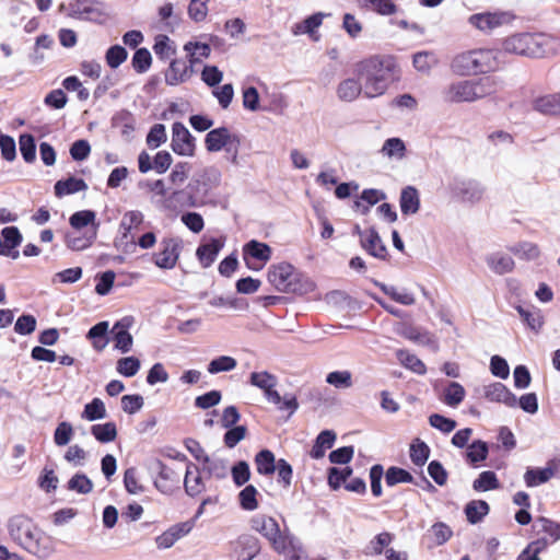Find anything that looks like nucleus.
<instances>
[{
	"label": "nucleus",
	"instance_id": "nucleus-13",
	"mask_svg": "<svg viewBox=\"0 0 560 560\" xmlns=\"http://www.w3.org/2000/svg\"><path fill=\"white\" fill-rule=\"evenodd\" d=\"M172 149L175 153L191 156L195 152V139L182 122H174L172 127Z\"/></svg>",
	"mask_w": 560,
	"mask_h": 560
},
{
	"label": "nucleus",
	"instance_id": "nucleus-21",
	"mask_svg": "<svg viewBox=\"0 0 560 560\" xmlns=\"http://www.w3.org/2000/svg\"><path fill=\"white\" fill-rule=\"evenodd\" d=\"M445 98L454 103L475 102L471 79L452 83L445 92Z\"/></svg>",
	"mask_w": 560,
	"mask_h": 560
},
{
	"label": "nucleus",
	"instance_id": "nucleus-25",
	"mask_svg": "<svg viewBox=\"0 0 560 560\" xmlns=\"http://www.w3.org/2000/svg\"><path fill=\"white\" fill-rule=\"evenodd\" d=\"M362 89V83L358 77L347 78L338 84L336 92L340 101L353 102L363 93Z\"/></svg>",
	"mask_w": 560,
	"mask_h": 560
},
{
	"label": "nucleus",
	"instance_id": "nucleus-3",
	"mask_svg": "<svg viewBox=\"0 0 560 560\" xmlns=\"http://www.w3.org/2000/svg\"><path fill=\"white\" fill-rule=\"evenodd\" d=\"M501 51L533 58H545L560 51V40L547 34L518 33L502 42Z\"/></svg>",
	"mask_w": 560,
	"mask_h": 560
},
{
	"label": "nucleus",
	"instance_id": "nucleus-1",
	"mask_svg": "<svg viewBox=\"0 0 560 560\" xmlns=\"http://www.w3.org/2000/svg\"><path fill=\"white\" fill-rule=\"evenodd\" d=\"M5 526L10 539L30 555L39 560H47L55 555V538L27 515H13Z\"/></svg>",
	"mask_w": 560,
	"mask_h": 560
},
{
	"label": "nucleus",
	"instance_id": "nucleus-23",
	"mask_svg": "<svg viewBox=\"0 0 560 560\" xmlns=\"http://www.w3.org/2000/svg\"><path fill=\"white\" fill-rule=\"evenodd\" d=\"M234 136L235 133H231L225 127L212 129L206 136V148L209 152H218L224 149L229 142L233 141Z\"/></svg>",
	"mask_w": 560,
	"mask_h": 560
},
{
	"label": "nucleus",
	"instance_id": "nucleus-57",
	"mask_svg": "<svg viewBox=\"0 0 560 560\" xmlns=\"http://www.w3.org/2000/svg\"><path fill=\"white\" fill-rule=\"evenodd\" d=\"M128 57L127 50L120 45L109 47L105 55V60L112 69L118 68Z\"/></svg>",
	"mask_w": 560,
	"mask_h": 560
},
{
	"label": "nucleus",
	"instance_id": "nucleus-62",
	"mask_svg": "<svg viewBox=\"0 0 560 560\" xmlns=\"http://www.w3.org/2000/svg\"><path fill=\"white\" fill-rule=\"evenodd\" d=\"M113 126L121 128L124 135H129L135 130V119L130 112L121 110L113 117Z\"/></svg>",
	"mask_w": 560,
	"mask_h": 560
},
{
	"label": "nucleus",
	"instance_id": "nucleus-6",
	"mask_svg": "<svg viewBox=\"0 0 560 560\" xmlns=\"http://www.w3.org/2000/svg\"><path fill=\"white\" fill-rule=\"evenodd\" d=\"M69 16L81 21L105 23L108 19L107 7L98 0H74L68 5Z\"/></svg>",
	"mask_w": 560,
	"mask_h": 560
},
{
	"label": "nucleus",
	"instance_id": "nucleus-19",
	"mask_svg": "<svg viewBox=\"0 0 560 560\" xmlns=\"http://www.w3.org/2000/svg\"><path fill=\"white\" fill-rule=\"evenodd\" d=\"M329 14L323 12L314 13L307 16L302 22L295 23L292 26L291 32L295 36L307 34L313 40L317 42L319 39L317 28L323 24L324 19Z\"/></svg>",
	"mask_w": 560,
	"mask_h": 560
},
{
	"label": "nucleus",
	"instance_id": "nucleus-53",
	"mask_svg": "<svg viewBox=\"0 0 560 560\" xmlns=\"http://www.w3.org/2000/svg\"><path fill=\"white\" fill-rule=\"evenodd\" d=\"M436 63L438 59L433 52L420 51L413 56V66L420 72L428 73Z\"/></svg>",
	"mask_w": 560,
	"mask_h": 560
},
{
	"label": "nucleus",
	"instance_id": "nucleus-33",
	"mask_svg": "<svg viewBox=\"0 0 560 560\" xmlns=\"http://www.w3.org/2000/svg\"><path fill=\"white\" fill-rule=\"evenodd\" d=\"M516 311L522 317L523 322L533 330L539 331L544 325V316L541 311L537 307L516 306Z\"/></svg>",
	"mask_w": 560,
	"mask_h": 560
},
{
	"label": "nucleus",
	"instance_id": "nucleus-29",
	"mask_svg": "<svg viewBox=\"0 0 560 560\" xmlns=\"http://www.w3.org/2000/svg\"><path fill=\"white\" fill-rule=\"evenodd\" d=\"M259 552V542L255 537L244 536L236 542V560H253Z\"/></svg>",
	"mask_w": 560,
	"mask_h": 560
},
{
	"label": "nucleus",
	"instance_id": "nucleus-10",
	"mask_svg": "<svg viewBox=\"0 0 560 560\" xmlns=\"http://www.w3.org/2000/svg\"><path fill=\"white\" fill-rule=\"evenodd\" d=\"M160 252L154 254V264L162 269H173L179 258L182 241L176 237H165L160 243Z\"/></svg>",
	"mask_w": 560,
	"mask_h": 560
},
{
	"label": "nucleus",
	"instance_id": "nucleus-18",
	"mask_svg": "<svg viewBox=\"0 0 560 560\" xmlns=\"http://www.w3.org/2000/svg\"><path fill=\"white\" fill-rule=\"evenodd\" d=\"M361 245L373 257L386 259L387 248L375 229L371 228L361 234Z\"/></svg>",
	"mask_w": 560,
	"mask_h": 560
},
{
	"label": "nucleus",
	"instance_id": "nucleus-2",
	"mask_svg": "<svg viewBox=\"0 0 560 560\" xmlns=\"http://www.w3.org/2000/svg\"><path fill=\"white\" fill-rule=\"evenodd\" d=\"M395 62L390 57L374 56L355 65L354 73L363 86V95L374 98L383 95L393 80Z\"/></svg>",
	"mask_w": 560,
	"mask_h": 560
},
{
	"label": "nucleus",
	"instance_id": "nucleus-22",
	"mask_svg": "<svg viewBox=\"0 0 560 560\" xmlns=\"http://www.w3.org/2000/svg\"><path fill=\"white\" fill-rule=\"evenodd\" d=\"M224 242L219 238H211L208 243L201 244L196 250V256L203 268L210 267L217 259Z\"/></svg>",
	"mask_w": 560,
	"mask_h": 560
},
{
	"label": "nucleus",
	"instance_id": "nucleus-55",
	"mask_svg": "<svg viewBox=\"0 0 560 560\" xmlns=\"http://www.w3.org/2000/svg\"><path fill=\"white\" fill-rule=\"evenodd\" d=\"M430 455L429 446L419 439L410 446V458L417 466H423Z\"/></svg>",
	"mask_w": 560,
	"mask_h": 560
},
{
	"label": "nucleus",
	"instance_id": "nucleus-11",
	"mask_svg": "<svg viewBox=\"0 0 560 560\" xmlns=\"http://www.w3.org/2000/svg\"><path fill=\"white\" fill-rule=\"evenodd\" d=\"M454 197L463 202L475 203L481 200L483 196V187L474 179H454L450 185Z\"/></svg>",
	"mask_w": 560,
	"mask_h": 560
},
{
	"label": "nucleus",
	"instance_id": "nucleus-54",
	"mask_svg": "<svg viewBox=\"0 0 560 560\" xmlns=\"http://www.w3.org/2000/svg\"><path fill=\"white\" fill-rule=\"evenodd\" d=\"M361 200L366 202V206H363L360 201H355V207L362 209V213L366 214L370 210L371 206H374L380 200L386 198L385 194L377 189H364L361 194Z\"/></svg>",
	"mask_w": 560,
	"mask_h": 560
},
{
	"label": "nucleus",
	"instance_id": "nucleus-27",
	"mask_svg": "<svg viewBox=\"0 0 560 560\" xmlns=\"http://www.w3.org/2000/svg\"><path fill=\"white\" fill-rule=\"evenodd\" d=\"M533 106L535 110L542 115H560V92L537 97Z\"/></svg>",
	"mask_w": 560,
	"mask_h": 560
},
{
	"label": "nucleus",
	"instance_id": "nucleus-36",
	"mask_svg": "<svg viewBox=\"0 0 560 560\" xmlns=\"http://www.w3.org/2000/svg\"><path fill=\"white\" fill-rule=\"evenodd\" d=\"M189 77L188 66L183 60H173L165 73V81L168 85H176Z\"/></svg>",
	"mask_w": 560,
	"mask_h": 560
},
{
	"label": "nucleus",
	"instance_id": "nucleus-44",
	"mask_svg": "<svg viewBox=\"0 0 560 560\" xmlns=\"http://www.w3.org/2000/svg\"><path fill=\"white\" fill-rule=\"evenodd\" d=\"M397 359L399 362L407 369L411 370L412 372L417 374H424L427 369L424 363L417 358L415 354L406 351V350H398L396 352Z\"/></svg>",
	"mask_w": 560,
	"mask_h": 560
},
{
	"label": "nucleus",
	"instance_id": "nucleus-5",
	"mask_svg": "<svg viewBox=\"0 0 560 560\" xmlns=\"http://www.w3.org/2000/svg\"><path fill=\"white\" fill-rule=\"evenodd\" d=\"M269 282L279 291L284 293H302L303 284L294 267L288 262L271 266L268 271Z\"/></svg>",
	"mask_w": 560,
	"mask_h": 560
},
{
	"label": "nucleus",
	"instance_id": "nucleus-46",
	"mask_svg": "<svg viewBox=\"0 0 560 560\" xmlns=\"http://www.w3.org/2000/svg\"><path fill=\"white\" fill-rule=\"evenodd\" d=\"M500 487L497 475L491 470L482 471L477 479L474 480L472 488L476 491H489Z\"/></svg>",
	"mask_w": 560,
	"mask_h": 560
},
{
	"label": "nucleus",
	"instance_id": "nucleus-47",
	"mask_svg": "<svg viewBox=\"0 0 560 560\" xmlns=\"http://www.w3.org/2000/svg\"><path fill=\"white\" fill-rule=\"evenodd\" d=\"M202 469L210 477L217 479H224L228 476V466L222 459H211L209 456H205Z\"/></svg>",
	"mask_w": 560,
	"mask_h": 560
},
{
	"label": "nucleus",
	"instance_id": "nucleus-35",
	"mask_svg": "<svg viewBox=\"0 0 560 560\" xmlns=\"http://www.w3.org/2000/svg\"><path fill=\"white\" fill-rule=\"evenodd\" d=\"M256 470L259 475L269 476L276 471V458L271 451L262 450L255 456Z\"/></svg>",
	"mask_w": 560,
	"mask_h": 560
},
{
	"label": "nucleus",
	"instance_id": "nucleus-42",
	"mask_svg": "<svg viewBox=\"0 0 560 560\" xmlns=\"http://www.w3.org/2000/svg\"><path fill=\"white\" fill-rule=\"evenodd\" d=\"M384 156L402 160L406 155V145L400 138L387 139L381 150Z\"/></svg>",
	"mask_w": 560,
	"mask_h": 560
},
{
	"label": "nucleus",
	"instance_id": "nucleus-52",
	"mask_svg": "<svg viewBox=\"0 0 560 560\" xmlns=\"http://www.w3.org/2000/svg\"><path fill=\"white\" fill-rule=\"evenodd\" d=\"M152 63V57L147 48H139L133 54L131 65L136 72L144 73L149 70Z\"/></svg>",
	"mask_w": 560,
	"mask_h": 560
},
{
	"label": "nucleus",
	"instance_id": "nucleus-48",
	"mask_svg": "<svg viewBox=\"0 0 560 560\" xmlns=\"http://www.w3.org/2000/svg\"><path fill=\"white\" fill-rule=\"evenodd\" d=\"M81 417L89 421L104 419L106 417V408L103 400L94 398L91 402L86 404Z\"/></svg>",
	"mask_w": 560,
	"mask_h": 560
},
{
	"label": "nucleus",
	"instance_id": "nucleus-8",
	"mask_svg": "<svg viewBox=\"0 0 560 560\" xmlns=\"http://www.w3.org/2000/svg\"><path fill=\"white\" fill-rule=\"evenodd\" d=\"M252 527L260 533L277 551H283L287 547V536L281 532L278 522L267 515H256L252 520Z\"/></svg>",
	"mask_w": 560,
	"mask_h": 560
},
{
	"label": "nucleus",
	"instance_id": "nucleus-9",
	"mask_svg": "<svg viewBox=\"0 0 560 560\" xmlns=\"http://www.w3.org/2000/svg\"><path fill=\"white\" fill-rule=\"evenodd\" d=\"M513 15L506 11L482 12L469 16L470 25L483 33H490L493 30L509 24L513 20Z\"/></svg>",
	"mask_w": 560,
	"mask_h": 560
},
{
	"label": "nucleus",
	"instance_id": "nucleus-32",
	"mask_svg": "<svg viewBox=\"0 0 560 560\" xmlns=\"http://www.w3.org/2000/svg\"><path fill=\"white\" fill-rule=\"evenodd\" d=\"M336 441V433L331 430H324L322 431L312 447V451L310 453L311 457L315 459H319L324 457L325 452L327 448L332 447L334 443Z\"/></svg>",
	"mask_w": 560,
	"mask_h": 560
},
{
	"label": "nucleus",
	"instance_id": "nucleus-38",
	"mask_svg": "<svg viewBox=\"0 0 560 560\" xmlns=\"http://www.w3.org/2000/svg\"><path fill=\"white\" fill-rule=\"evenodd\" d=\"M509 250L520 259L524 260H534L540 255L538 245L527 241L518 242L509 246Z\"/></svg>",
	"mask_w": 560,
	"mask_h": 560
},
{
	"label": "nucleus",
	"instance_id": "nucleus-14",
	"mask_svg": "<svg viewBox=\"0 0 560 560\" xmlns=\"http://www.w3.org/2000/svg\"><path fill=\"white\" fill-rule=\"evenodd\" d=\"M133 319L130 316L122 317L112 328L110 334L115 341V349L127 353L131 350L133 338L129 334V328L132 326Z\"/></svg>",
	"mask_w": 560,
	"mask_h": 560
},
{
	"label": "nucleus",
	"instance_id": "nucleus-16",
	"mask_svg": "<svg viewBox=\"0 0 560 560\" xmlns=\"http://www.w3.org/2000/svg\"><path fill=\"white\" fill-rule=\"evenodd\" d=\"M483 394L490 401L501 402L510 408L517 406L516 396L502 383L495 382L485 386Z\"/></svg>",
	"mask_w": 560,
	"mask_h": 560
},
{
	"label": "nucleus",
	"instance_id": "nucleus-28",
	"mask_svg": "<svg viewBox=\"0 0 560 560\" xmlns=\"http://www.w3.org/2000/svg\"><path fill=\"white\" fill-rule=\"evenodd\" d=\"M488 267L497 275H504L513 271L515 262L511 256L503 253H492L487 256Z\"/></svg>",
	"mask_w": 560,
	"mask_h": 560
},
{
	"label": "nucleus",
	"instance_id": "nucleus-37",
	"mask_svg": "<svg viewBox=\"0 0 560 560\" xmlns=\"http://www.w3.org/2000/svg\"><path fill=\"white\" fill-rule=\"evenodd\" d=\"M86 188L88 185L83 179L77 177H69L65 180H58L55 184V194L56 196L61 197L65 195H71L85 190Z\"/></svg>",
	"mask_w": 560,
	"mask_h": 560
},
{
	"label": "nucleus",
	"instance_id": "nucleus-61",
	"mask_svg": "<svg viewBox=\"0 0 560 560\" xmlns=\"http://www.w3.org/2000/svg\"><path fill=\"white\" fill-rule=\"evenodd\" d=\"M413 477L410 472L402 468L390 467L387 469L385 475L386 485L393 487L400 482H411Z\"/></svg>",
	"mask_w": 560,
	"mask_h": 560
},
{
	"label": "nucleus",
	"instance_id": "nucleus-43",
	"mask_svg": "<svg viewBox=\"0 0 560 560\" xmlns=\"http://www.w3.org/2000/svg\"><path fill=\"white\" fill-rule=\"evenodd\" d=\"M94 438L101 443L113 442L117 436V428L114 422H106L102 424H94L91 428Z\"/></svg>",
	"mask_w": 560,
	"mask_h": 560
},
{
	"label": "nucleus",
	"instance_id": "nucleus-63",
	"mask_svg": "<svg viewBox=\"0 0 560 560\" xmlns=\"http://www.w3.org/2000/svg\"><path fill=\"white\" fill-rule=\"evenodd\" d=\"M478 80L487 96L497 94L504 86V80L497 75H485Z\"/></svg>",
	"mask_w": 560,
	"mask_h": 560
},
{
	"label": "nucleus",
	"instance_id": "nucleus-45",
	"mask_svg": "<svg viewBox=\"0 0 560 560\" xmlns=\"http://www.w3.org/2000/svg\"><path fill=\"white\" fill-rule=\"evenodd\" d=\"M488 452V444L481 440H477L468 446L466 458L471 465H477L487 458Z\"/></svg>",
	"mask_w": 560,
	"mask_h": 560
},
{
	"label": "nucleus",
	"instance_id": "nucleus-56",
	"mask_svg": "<svg viewBox=\"0 0 560 560\" xmlns=\"http://www.w3.org/2000/svg\"><path fill=\"white\" fill-rule=\"evenodd\" d=\"M236 360L229 355H221L219 358L213 359L208 364V372L210 374H217L220 372H229L235 369Z\"/></svg>",
	"mask_w": 560,
	"mask_h": 560
},
{
	"label": "nucleus",
	"instance_id": "nucleus-64",
	"mask_svg": "<svg viewBox=\"0 0 560 560\" xmlns=\"http://www.w3.org/2000/svg\"><path fill=\"white\" fill-rule=\"evenodd\" d=\"M232 478L237 487L245 485L250 478L249 465L245 460L236 463L231 469Z\"/></svg>",
	"mask_w": 560,
	"mask_h": 560
},
{
	"label": "nucleus",
	"instance_id": "nucleus-7",
	"mask_svg": "<svg viewBox=\"0 0 560 560\" xmlns=\"http://www.w3.org/2000/svg\"><path fill=\"white\" fill-rule=\"evenodd\" d=\"M152 470L156 472L154 479L155 488L164 493L172 494L179 488L182 469L177 466L167 465L162 460H154L152 464Z\"/></svg>",
	"mask_w": 560,
	"mask_h": 560
},
{
	"label": "nucleus",
	"instance_id": "nucleus-4",
	"mask_svg": "<svg viewBox=\"0 0 560 560\" xmlns=\"http://www.w3.org/2000/svg\"><path fill=\"white\" fill-rule=\"evenodd\" d=\"M505 63L504 51L499 48H477L455 56L451 67L459 75H470L495 72Z\"/></svg>",
	"mask_w": 560,
	"mask_h": 560
},
{
	"label": "nucleus",
	"instance_id": "nucleus-51",
	"mask_svg": "<svg viewBox=\"0 0 560 560\" xmlns=\"http://www.w3.org/2000/svg\"><path fill=\"white\" fill-rule=\"evenodd\" d=\"M140 360L136 357H126L117 361V372L126 377L135 376L140 370Z\"/></svg>",
	"mask_w": 560,
	"mask_h": 560
},
{
	"label": "nucleus",
	"instance_id": "nucleus-49",
	"mask_svg": "<svg viewBox=\"0 0 560 560\" xmlns=\"http://www.w3.org/2000/svg\"><path fill=\"white\" fill-rule=\"evenodd\" d=\"M258 491L253 485H247L240 493H238V502L243 510L245 511H254L258 508L257 501Z\"/></svg>",
	"mask_w": 560,
	"mask_h": 560
},
{
	"label": "nucleus",
	"instance_id": "nucleus-60",
	"mask_svg": "<svg viewBox=\"0 0 560 560\" xmlns=\"http://www.w3.org/2000/svg\"><path fill=\"white\" fill-rule=\"evenodd\" d=\"M326 382L336 388H349L352 386V375L349 371H334L327 374Z\"/></svg>",
	"mask_w": 560,
	"mask_h": 560
},
{
	"label": "nucleus",
	"instance_id": "nucleus-24",
	"mask_svg": "<svg viewBox=\"0 0 560 560\" xmlns=\"http://www.w3.org/2000/svg\"><path fill=\"white\" fill-rule=\"evenodd\" d=\"M97 236V226L94 229H89L83 233H79V231L69 232L66 235V244L72 250H83L89 248Z\"/></svg>",
	"mask_w": 560,
	"mask_h": 560
},
{
	"label": "nucleus",
	"instance_id": "nucleus-20",
	"mask_svg": "<svg viewBox=\"0 0 560 560\" xmlns=\"http://www.w3.org/2000/svg\"><path fill=\"white\" fill-rule=\"evenodd\" d=\"M184 488L189 497H196L206 489L199 467L191 462L186 465Z\"/></svg>",
	"mask_w": 560,
	"mask_h": 560
},
{
	"label": "nucleus",
	"instance_id": "nucleus-34",
	"mask_svg": "<svg viewBox=\"0 0 560 560\" xmlns=\"http://www.w3.org/2000/svg\"><path fill=\"white\" fill-rule=\"evenodd\" d=\"M70 225L80 231L86 226H91L90 229L100 228V222H96V213L92 210H81L74 212L69 219Z\"/></svg>",
	"mask_w": 560,
	"mask_h": 560
},
{
	"label": "nucleus",
	"instance_id": "nucleus-40",
	"mask_svg": "<svg viewBox=\"0 0 560 560\" xmlns=\"http://www.w3.org/2000/svg\"><path fill=\"white\" fill-rule=\"evenodd\" d=\"M489 510L486 501L472 500L465 506V514L470 524H477L489 513Z\"/></svg>",
	"mask_w": 560,
	"mask_h": 560
},
{
	"label": "nucleus",
	"instance_id": "nucleus-50",
	"mask_svg": "<svg viewBox=\"0 0 560 560\" xmlns=\"http://www.w3.org/2000/svg\"><path fill=\"white\" fill-rule=\"evenodd\" d=\"M185 51L189 54L191 65L199 62L200 58H207L210 55V46L199 42H188L184 46Z\"/></svg>",
	"mask_w": 560,
	"mask_h": 560
},
{
	"label": "nucleus",
	"instance_id": "nucleus-58",
	"mask_svg": "<svg viewBox=\"0 0 560 560\" xmlns=\"http://www.w3.org/2000/svg\"><path fill=\"white\" fill-rule=\"evenodd\" d=\"M68 489L81 494L90 493L93 489L91 479L84 474H75L68 481Z\"/></svg>",
	"mask_w": 560,
	"mask_h": 560
},
{
	"label": "nucleus",
	"instance_id": "nucleus-26",
	"mask_svg": "<svg viewBox=\"0 0 560 560\" xmlns=\"http://www.w3.org/2000/svg\"><path fill=\"white\" fill-rule=\"evenodd\" d=\"M401 213L405 215L415 214L420 209V197L416 187L407 186L402 188L399 198Z\"/></svg>",
	"mask_w": 560,
	"mask_h": 560
},
{
	"label": "nucleus",
	"instance_id": "nucleus-12",
	"mask_svg": "<svg viewBox=\"0 0 560 560\" xmlns=\"http://www.w3.org/2000/svg\"><path fill=\"white\" fill-rule=\"evenodd\" d=\"M249 384L261 389L264 392L265 398L275 405H279L281 402V396L276 390V386L278 385V378L276 375L267 372H253L249 376Z\"/></svg>",
	"mask_w": 560,
	"mask_h": 560
},
{
	"label": "nucleus",
	"instance_id": "nucleus-59",
	"mask_svg": "<svg viewBox=\"0 0 560 560\" xmlns=\"http://www.w3.org/2000/svg\"><path fill=\"white\" fill-rule=\"evenodd\" d=\"M20 151L25 162L31 163L36 158V145L32 135L25 133L20 136Z\"/></svg>",
	"mask_w": 560,
	"mask_h": 560
},
{
	"label": "nucleus",
	"instance_id": "nucleus-41",
	"mask_svg": "<svg viewBox=\"0 0 560 560\" xmlns=\"http://www.w3.org/2000/svg\"><path fill=\"white\" fill-rule=\"evenodd\" d=\"M465 388L457 382H451L444 388L443 401L451 407H457L465 398Z\"/></svg>",
	"mask_w": 560,
	"mask_h": 560
},
{
	"label": "nucleus",
	"instance_id": "nucleus-39",
	"mask_svg": "<svg viewBox=\"0 0 560 560\" xmlns=\"http://www.w3.org/2000/svg\"><path fill=\"white\" fill-rule=\"evenodd\" d=\"M362 9L376 12L381 15H392L396 13L397 5L393 0H358Z\"/></svg>",
	"mask_w": 560,
	"mask_h": 560
},
{
	"label": "nucleus",
	"instance_id": "nucleus-30",
	"mask_svg": "<svg viewBox=\"0 0 560 560\" xmlns=\"http://www.w3.org/2000/svg\"><path fill=\"white\" fill-rule=\"evenodd\" d=\"M108 322H100L88 331L86 338L92 341L93 348L102 351L108 345Z\"/></svg>",
	"mask_w": 560,
	"mask_h": 560
},
{
	"label": "nucleus",
	"instance_id": "nucleus-17",
	"mask_svg": "<svg viewBox=\"0 0 560 560\" xmlns=\"http://www.w3.org/2000/svg\"><path fill=\"white\" fill-rule=\"evenodd\" d=\"M560 462H551L546 468H528L524 475L527 487H537L550 480L555 476H560Z\"/></svg>",
	"mask_w": 560,
	"mask_h": 560
},
{
	"label": "nucleus",
	"instance_id": "nucleus-31",
	"mask_svg": "<svg viewBox=\"0 0 560 560\" xmlns=\"http://www.w3.org/2000/svg\"><path fill=\"white\" fill-rule=\"evenodd\" d=\"M3 240L0 238V255H11V249L18 247L22 242V234L15 226H8L1 231Z\"/></svg>",
	"mask_w": 560,
	"mask_h": 560
},
{
	"label": "nucleus",
	"instance_id": "nucleus-15",
	"mask_svg": "<svg viewBox=\"0 0 560 560\" xmlns=\"http://www.w3.org/2000/svg\"><path fill=\"white\" fill-rule=\"evenodd\" d=\"M270 257L271 248L267 244L255 240L245 244L243 248V258L247 267L250 269H259V267L254 264V260L266 262L270 259Z\"/></svg>",
	"mask_w": 560,
	"mask_h": 560
}]
</instances>
